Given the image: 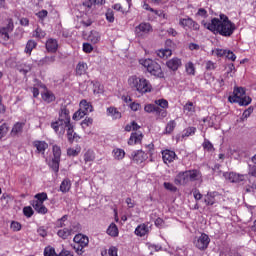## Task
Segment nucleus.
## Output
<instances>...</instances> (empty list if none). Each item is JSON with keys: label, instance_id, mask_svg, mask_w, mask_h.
Returning a JSON list of instances; mask_svg holds the SVG:
<instances>
[{"label": "nucleus", "instance_id": "nucleus-12", "mask_svg": "<svg viewBox=\"0 0 256 256\" xmlns=\"http://www.w3.org/2000/svg\"><path fill=\"white\" fill-rule=\"evenodd\" d=\"M162 159L167 165L168 163H173L175 159H177V154L171 150H164L162 151Z\"/></svg>", "mask_w": 256, "mask_h": 256}, {"label": "nucleus", "instance_id": "nucleus-60", "mask_svg": "<svg viewBox=\"0 0 256 256\" xmlns=\"http://www.w3.org/2000/svg\"><path fill=\"white\" fill-rule=\"evenodd\" d=\"M83 51L85 53H91V51H93V46L89 43H84L83 44Z\"/></svg>", "mask_w": 256, "mask_h": 256}, {"label": "nucleus", "instance_id": "nucleus-47", "mask_svg": "<svg viewBox=\"0 0 256 256\" xmlns=\"http://www.w3.org/2000/svg\"><path fill=\"white\" fill-rule=\"evenodd\" d=\"M186 73H188V75H195V65H193V62L186 64Z\"/></svg>", "mask_w": 256, "mask_h": 256}, {"label": "nucleus", "instance_id": "nucleus-25", "mask_svg": "<svg viewBox=\"0 0 256 256\" xmlns=\"http://www.w3.org/2000/svg\"><path fill=\"white\" fill-rule=\"evenodd\" d=\"M88 41L95 45L96 43H99V41H101V35L99 34V32L93 30L90 32L88 36Z\"/></svg>", "mask_w": 256, "mask_h": 256}, {"label": "nucleus", "instance_id": "nucleus-31", "mask_svg": "<svg viewBox=\"0 0 256 256\" xmlns=\"http://www.w3.org/2000/svg\"><path fill=\"white\" fill-rule=\"evenodd\" d=\"M107 233L110 235V237H117L119 235V228H117L115 223H111L107 229Z\"/></svg>", "mask_w": 256, "mask_h": 256}, {"label": "nucleus", "instance_id": "nucleus-42", "mask_svg": "<svg viewBox=\"0 0 256 256\" xmlns=\"http://www.w3.org/2000/svg\"><path fill=\"white\" fill-rule=\"evenodd\" d=\"M144 111L146 113H157V111H159V107L158 106H155L153 104H147L145 107H144Z\"/></svg>", "mask_w": 256, "mask_h": 256}, {"label": "nucleus", "instance_id": "nucleus-11", "mask_svg": "<svg viewBox=\"0 0 256 256\" xmlns=\"http://www.w3.org/2000/svg\"><path fill=\"white\" fill-rule=\"evenodd\" d=\"M180 25L182 27H188V29H193L194 31H199V24L191 18L180 19Z\"/></svg>", "mask_w": 256, "mask_h": 256}, {"label": "nucleus", "instance_id": "nucleus-7", "mask_svg": "<svg viewBox=\"0 0 256 256\" xmlns=\"http://www.w3.org/2000/svg\"><path fill=\"white\" fill-rule=\"evenodd\" d=\"M153 31V27L150 23L142 22L138 26L135 27V35L136 37H145V35H149Z\"/></svg>", "mask_w": 256, "mask_h": 256}, {"label": "nucleus", "instance_id": "nucleus-64", "mask_svg": "<svg viewBox=\"0 0 256 256\" xmlns=\"http://www.w3.org/2000/svg\"><path fill=\"white\" fill-rule=\"evenodd\" d=\"M108 255L109 256H117V248L116 247L109 248Z\"/></svg>", "mask_w": 256, "mask_h": 256}, {"label": "nucleus", "instance_id": "nucleus-39", "mask_svg": "<svg viewBox=\"0 0 256 256\" xmlns=\"http://www.w3.org/2000/svg\"><path fill=\"white\" fill-rule=\"evenodd\" d=\"M84 161L86 163H89L91 161H95V152L88 150L85 154H84Z\"/></svg>", "mask_w": 256, "mask_h": 256}, {"label": "nucleus", "instance_id": "nucleus-50", "mask_svg": "<svg viewBox=\"0 0 256 256\" xmlns=\"http://www.w3.org/2000/svg\"><path fill=\"white\" fill-rule=\"evenodd\" d=\"M47 34L41 28H37L33 34L34 37L38 39H43Z\"/></svg>", "mask_w": 256, "mask_h": 256}, {"label": "nucleus", "instance_id": "nucleus-58", "mask_svg": "<svg viewBox=\"0 0 256 256\" xmlns=\"http://www.w3.org/2000/svg\"><path fill=\"white\" fill-rule=\"evenodd\" d=\"M12 231H21V223L13 221L10 225Z\"/></svg>", "mask_w": 256, "mask_h": 256}, {"label": "nucleus", "instance_id": "nucleus-35", "mask_svg": "<svg viewBox=\"0 0 256 256\" xmlns=\"http://www.w3.org/2000/svg\"><path fill=\"white\" fill-rule=\"evenodd\" d=\"M93 5H105V0H88L84 3V7H88V9H91Z\"/></svg>", "mask_w": 256, "mask_h": 256}, {"label": "nucleus", "instance_id": "nucleus-27", "mask_svg": "<svg viewBox=\"0 0 256 256\" xmlns=\"http://www.w3.org/2000/svg\"><path fill=\"white\" fill-rule=\"evenodd\" d=\"M232 103H238L241 107H247L251 103V97L243 96L242 98H238L237 100H232Z\"/></svg>", "mask_w": 256, "mask_h": 256}, {"label": "nucleus", "instance_id": "nucleus-19", "mask_svg": "<svg viewBox=\"0 0 256 256\" xmlns=\"http://www.w3.org/2000/svg\"><path fill=\"white\" fill-rule=\"evenodd\" d=\"M216 197H219L217 192H208L204 201L207 205H215V203H217Z\"/></svg>", "mask_w": 256, "mask_h": 256}, {"label": "nucleus", "instance_id": "nucleus-15", "mask_svg": "<svg viewBox=\"0 0 256 256\" xmlns=\"http://www.w3.org/2000/svg\"><path fill=\"white\" fill-rule=\"evenodd\" d=\"M73 241L76 243V245H81L82 247H87V245H89V238L82 234H77Z\"/></svg>", "mask_w": 256, "mask_h": 256}, {"label": "nucleus", "instance_id": "nucleus-51", "mask_svg": "<svg viewBox=\"0 0 256 256\" xmlns=\"http://www.w3.org/2000/svg\"><path fill=\"white\" fill-rule=\"evenodd\" d=\"M156 105H159V107H162V109H167L169 107V102L165 99H159L155 101Z\"/></svg>", "mask_w": 256, "mask_h": 256}, {"label": "nucleus", "instance_id": "nucleus-41", "mask_svg": "<svg viewBox=\"0 0 256 256\" xmlns=\"http://www.w3.org/2000/svg\"><path fill=\"white\" fill-rule=\"evenodd\" d=\"M58 237H61V239H67L69 235H71V230L68 228H64L62 230H59L57 233Z\"/></svg>", "mask_w": 256, "mask_h": 256}, {"label": "nucleus", "instance_id": "nucleus-54", "mask_svg": "<svg viewBox=\"0 0 256 256\" xmlns=\"http://www.w3.org/2000/svg\"><path fill=\"white\" fill-rule=\"evenodd\" d=\"M57 255H59V254H57V253L55 252V248H49V247H47V248H45V250H44V256H57Z\"/></svg>", "mask_w": 256, "mask_h": 256}, {"label": "nucleus", "instance_id": "nucleus-4", "mask_svg": "<svg viewBox=\"0 0 256 256\" xmlns=\"http://www.w3.org/2000/svg\"><path fill=\"white\" fill-rule=\"evenodd\" d=\"M199 177H201V173L197 170H188L185 172H180L174 182L175 185H187V183H191V181H198Z\"/></svg>", "mask_w": 256, "mask_h": 256}, {"label": "nucleus", "instance_id": "nucleus-23", "mask_svg": "<svg viewBox=\"0 0 256 256\" xmlns=\"http://www.w3.org/2000/svg\"><path fill=\"white\" fill-rule=\"evenodd\" d=\"M87 69H89V67L87 66V63L79 62L76 66V75L80 77L81 75H85L87 73Z\"/></svg>", "mask_w": 256, "mask_h": 256}, {"label": "nucleus", "instance_id": "nucleus-21", "mask_svg": "<svg viewBox=\"0 0 256 256\" xmlns=\"http://www.w3.org/2000/svg\"><path fill=\"white\" fill-rule=\"evenodd\" d=\"M59 118L64 119L66 123H71V116H69V109H67V106H61Z\"/></svg>", "mask_w": 256, "mask_h": 256}, {"label": "nucleus", "instance_id": "nucleus-36", "mask_svg": "<svg viewBox=\"0 0 256 256\" xmlns=\"http://www.w3.org/2000/svg\"><path fill=\"white\" fill-rule=\"evenodd\" d=\"M114 158L117 159V161H121V159L125 158V150L123 149H114Z\"/></svg>", "mask_w": 256, "mask_h": 256}, {"label": "nucleus", "instance_id": "nucleus-61", "mask_svg": "<svg viewBox=\"0 0 256 256\" xmlns=\"http://www.w3.org/2000/svg\"><path fill=\"white\" fill-rule=\"evenodd\" d=\"M249 175L256 177V164L249 165Z\"/></svg>", "mask_w": 256, "mask_h": 256}, {"label": "nucleus", "instance_id": "nucleus-28", "mask_svg": "<svg viewBox=\"0 0 256 256\" xmlns=\"http://www.w3.org/2000/svg\"><path fill=\"white\" fill-rule=\"evenodd\" d=\"M107 115L113 119H121V112H119L115 107L107 108Z\"/></svg>", "mask_w": 256, "mask_h": 256}, {"label": "nucleus", "instance_id": "nucleus-3", "mask_svg": "<svg viewBox=\"0 0 256 256\" xmlns=\"http://www.w3.org/2000/svg\"><path fill=\"white\" fill-rule=\"evenodd\" d=\"M139 63L142 65V67L147 69L150 75H154V77H158L159 79H163L165 77L163 69H161V65H159V63L156 61L151 59H140Z\"/></svg>", "mask_w": 256, "mask_h": 256}, {"label": "nucleus", "instance_id": "nucleus-48", "mask_svg": "<svg viewBox=\"0 0 256 256\" xmlns=\"http://www.w3.org/2000/svg\"><path fill=\"white\" fill-rule=\"evenodd\" d=\"M196 131H197V128L188 127L186 130H184V134L182 135V137H190V135H195Z\"/></svg>", "mask_w": 256, "mask_h": 256}, {"label": "nucleus", "instance_id": "nucleus-26", "mask_svg": "<svg viewBox=\"0 0 256 256\" xmlns=\"http://www.w3.org/2000/svg\"><path fill=\"white\" fill-rule=\"evenodd\" d=\"M34 147H36L38 153L44 154L47 147H49V144H47L45 141H35Z\"/></svg>", "mask_w": 256, "mask_h": 256}, {"label": "nucleus", "instance_id": "nucleus-29", "mask_svg": "<svg viewBox=\"0 0 256 256\" xmlns=\"http://www.w3.org/2000/svg\"><path fill=\"white\" fill-rule=\"evenodd\" d=\"M71 189V181L69 179H64L60 185V191L62 193H69Z\"/></svg>", "mask_w": 256, "mask_h": 256}, {"label": "nucleus", "instance_id": "nucleus-46", "mask_svg": "<svg viewBox=\"0 0 256 256\" xmlns=\"http://www.w3.org/2000/svg\"><path fill=\"white\" fill-rule=\"evenodd\" d=\"M7 133H9V126H7V124L4 123L0 126V139H3V137H5Z\"/></svg>", "mask_w": 256, "mask_h": 256}, {"label": "nucleus", "instance_id": "nucleus-38", "mask_svg": "<svg viewBox=\"0 0 256 256\" xmlns=\"http://www.w3.org/2000/svg\"><path fill=\"white\" fill-rule=\"evenodd\" d=\"M59 163H61V159L53 158L49 164L51 169H53V171H55V173H57V171H59Z\"/></svg>", "mask_w": 256, "mask_h": 256}, {"label": "nucleus", "instance_id": "nucleus-18", "mask_svg": "<svg viewBox=\"0 0 256 256\" xmlns=\"http://www.w3.org/2000/svg\"><path fill=\"white\" fill-rule=\"evenodd\" d=\"M24 127H25V123H21V122L16 123L13 126L10 135L12 137H17V136L21 135L23 133V128Z\"/></svg>", "mask_w": 256, "mask_h": 256}, {"label": "nucleus", "instance_id": "nucleus-24", "mask_svg": "<svg viewBox=\"0 0 256 256\" xmlns=\"http://www.w3.org/2000/svg\"><path fill=\"white\" fill-rule=\"evenodd\" d=\"M148 232L149 228L145 224H141L135 229V235H138V237H145Z\"/></svg>", "mask_w": 256, "mask_h": 256}, {"label": "nucleus", "instance_id": "nucleus-34", "mask_svg": "<svg viewBox=\"0 0 256 256\" xmlns=\"http://www.w3.org/2000/svg\"><path fill=\"white\" fill-rule=\"evenodd\" d=\"M42 99L46 103H53V101H55V95L49 91H46L42 94Z\"/></svg>", "mask_w": 256, "mask_h": 256}, {"label": "nucleus", "instance_id": "nucleus-17", "mask_svg": "<svg viewBox=\"0 0 256 256\" xmlns=\"http://www.w3.org/2000/svg\"><path fill=\"white\" fill-rule=\"evenodd\" d=\"M58 47H59V44L57 43V41L55 39L50 38L47 40L46 49L49 53L57 52Z\"/></svg>", "mask_w": 256, "mask_h": 256}, {"label": "nucleus", "instance_id": "nucleus-13", "mask_svg": "<svg viewBox=\"0 0 256 256\" xmlns=\"http://www.w3.org/2000/svg\"><path fill=\"white\" fill-rule=\"evenodd\" d=\"M234 95L228 97V101L230 103H233V101H237V99H241L242 97H245V88L243 87H236L233 91Z\"/></svg>", "mask_w": 256, "mask_h": 256}, {"label": "nucleus", "instance_id": "nucleus-33", "mask_svg": "<svg viewBox=\"0 0 256 256\" xmlns=\"http://www.w3.org/2000/svg\"><path fill=\"white\" fill-rule=\"evenodd\" d=\"M184 113L187 115H193L195 113V105H193V102H188L183 107Z\"/></svg>", "mask_w": 256, "mask_h": 256}, {"label": "nucleus", "instance_id": "nucleus-57", "mask_svg": "<svg viewBox=\"0 0 256 256\" xmlns=\"http://www.w3.org/2000/svg\"><path fill=\"white\" fill-rule=\"evenodd\" d=\"M225 57H227V59L230 61H235V59H237V56H235V53H233L231 50H226Z\"/></svg>", "mask_w": 256, "mask_h": 256}, {"label": "nucleus", "instance_id": "nucleus-53", "mask_svg": "<svg viewBox=\"0 0 256 256\" xmlns=\"http://www.w3.org/2000/svg\"><path fill=\"white\" fill-rule=\"evenodd\" d=\"M23 214L25 217H33V208L31 206H26L23 208Z\"/></svg>", "mask_w": 256, "mask_h": 256}, {"label": "nucleus", "instance_id": "nucleus-8", "mask_svg": "<svg viewBox=\"0 0 256 256\" xmlns=\"http://www.w3.org/2000/svg\"><path fill=\"white\" fill-rule=\"evenodd\" d=\"M210 242L211 239H209V236L203 233L194 241V245L195 247H197V249L204 251V249H207V247H209Z\"/></svg>", "mask_w": 256, "mask_h": 256}, {"label": "nucleus", "instance_id": "nucleus-2", "mask_svg": "<svg viewBox=\"0 0 256 256\" xmlns=\"http://www.w3.org/2000/svg\"><path fill=\"white\" fill-rule=\"evenodd\" d=\"M128 84L131 89L138 91V93H141L142 95H145V93H151V89H153L149 80L135 75L128 79Z\"/></svg>", "mask_w": 256, "mask_h": 256}, {"label": "nucleus", "instance_id": "nucleus-44", "mask_svg": "<svg viewBox=\"0 0 256 256\" xmlns=\"http://www.w3.org/2000/svg\"><path fill=\"white\" fill-rule=\"evenodd\" d=\"M18 71L20 73H23V75H27V73L31 71V65L21 64L20 66H18Z\"/></svg>", "mask_w": 256, "mask_h": 256}, {"label": "nucleus", "instance_id": "nucleus-16", "mask_svg": "<svg viewBox=\"0 0 256 256\" xmlns=\"http://www.w3.org/2000/svg\"><path fill=\"white\" fill-rule=\"evenodd\" d=\"M166 65L168 69H171V71H177L181 65V59L179 58H172L166 62Z\"/></svg>", "mask_w": 256, "mask_h": 256}, {"label": "nucleus", "instance_id": "nucleus-30", "mask_svg": "<svg viewBox=\"0 0 256 256\" xmlns=\"http://www.w3.org/2000/svg\"><path fill=\"white\" fill-rule=\"evenodd\" d=\"M80 109L84 110L86 114L93 113V106L89 104L87 100H82L80 102Z\"/></svg>", "mask_w": 256, "mask_h": 256}, {"label": "nucleus", "instance_id": "nucleus-56", "mask_svg": "<svg viewBox=\"0 0 256 256\" xmlns=\"http://www.w3.org/2000/svg\"><path fill=\"white\" fill-rule=\"evenodd\" d=\"M67 155L69 157H77V155H79V150L74 149V148H68Z\"/></svg>", "mask_w": 256, "mask_h": 256}, {"label": "nucleus", "instance_id": "nucleus-9", "mask_svg": "<svg viewBox=\"0 0 256 256\" xmlns=\"http://www.w3.org/2000/svg\"><path fill=\"white\" fill-rule=\"evenodd\" d=\"M224 177L230 183H241V181H245L244 175L237 174L235 172H226L224 173Z\"/></svg>", "mask_w": 256, "mask_h": 256}, {"label": "nucleus", "instance_id": "nucleus-55", "mask_svg": "<svg viewBox=\"0 0 256 256\" xmlns=\"http://www.w3.org/2000/svg\"><path fill=\"white\" fill-rule=\"evenodd\" d=\"M203 148L206 149V151H215V148L213 147V144L209 140H205L203 143Z\"/></svg>", "mask_w": 256, "mask_h": 256}, {"label": "nucleus", "instance_id": "nucleus-62", "mask_svg": "<svg viewBox=\"0 0 256 256\" xmlns=\"http://www.w3.org/2000/svg\"><path fill=\"white\" fill-rule=\"evenodd\" d=\"M67 220V215H64L57 221V227H65V221Z\"/></svg>", "mask_w": 256, "mask_h": 256}, {"label": "nucleus", "instance_id": "nucleus-32", "mask_svg": "<svg viewBox=\"0 0 256 256\" xmlns=\"http://www.w3.org/2000/svg\"><path fill=\"white\" fill-rule=\"evenodd\" d=\"M157 55L160 59H168V57L173 55V51H171V49H161L157 51Z\"/></svg>", "mask_w": 256, "mask_h": 256}, {"label": "nucleus", "instance_id": "nucleus-59", "mask_svg": "<svg viewBox=\"0 0 256 256\" xmlns=\"http://www.w3.org/2000/svg\"><path fill=\"white\" fill-rule=\"evenodd\" d=\"M164 187L168 190V191H177V187H175L173 184L169 183V182H165L164 183Z\"/></svg>", "mask_w": 256, "mask_h": 256}, {"label": "nucleus", "instance_id": "nucleus-10", "mask_svg": "<svg viewBox=\"0 0 256 256\" xmlns=\"http://www.w3.org/2000/svg\"><path fill=\"white\" fill-rule=\"evenodd\" d=\"M71 122H67V120H64L63 118H59L57 121L51 123L52 129L57 133L59 129L61 131H65L66 127H69Z\"/></svg>", "mask_w": 256, "mask_h": 256}, {"label": "nucleus", "instance_id": "nucleus-1", "mask_svg": "<svg viewBox=\"0 0 256 256\" xmlns=\"http://www.w3.org/2000/svg\"><path fill=\"white\" fill-rule=\"evenodd\" d=\"M202 25L213 33H219L222 37H231L232 33L235 31V24H233L225 14L220 15V20L219 18H213L211 23H207L203 20Z\"/></svg>", "mask_w": 256, "mask_h": 256}, {"label": "nucleus", "instance_id": "nucleus-63", "mask_svg": "<svg viewBox=\"0 0 256 256\" xmlns=\"http://www.w3.org/2000/svg\"><path fill=\"white\" fill-rule=\"evenodd\" d=\"M196 15H198L199 17H204L205 19L208 16L207 10H205L204 8H200Z\"/></svg>", "mask_w": 256, "mask_h": 256}, {"label": "nucleus", "instance_id": "nucleus-52", "mask_svg": "<svg viewBox=\"0 0 256 256\" xmlns=\"http://www.w3.org/2000/svg\"><path fill=\"white\" fill-rule=\"evenodd\" d=\"M72 247L78 255H83V253H84L83 249H85V246H81V244L74 243V245H72Z\"/></svg>", "mask_w": 256, "mask_h": 256}, {"label": "nucleus", "instance_id": "nucleus-45", "mask_svg": "<svg viewBox=\"0 0 256 256\" xmlns=\"http://www.w3.org/2000/svg\"><path fill=\"white\" fill-rule=\"evenodd\" d=\"M54 159H61V147L54 145L52 147Z\"/></svg>", "mask_w": 256, "mask_h": 256}, {"label": "nucleus", "instance_id": "nucleus-6", "mask_svg": "<svg viewBox=\"0 0 256 256\" xmlns=\"http://www.w3.org/2000/svg\"><path fill=\"white\" fill-rule=\"evenodd\" d=\"M35 199L32 202V207L35 209L37 213H40L41 215L47 214V207L43 205V202L47 201V193L42 192L35 195Z\"/></svg>", "mask_w": 256, "mask_h": 256}, {"label": "nucleus", "instance_id": "nucleus-5", "mask_svg": "<svg viewBox=\"0 0 256 256\" xmlns=\"http://www.w3.org/2000/svg\"><path fill=\"white\" fill-rule=\"evenodd\" d=\"M138 129H141V126L137 125V122L135 121L125 126V131H135L131 133V136L128 140V145H137L143 141V132L137 131Z\"/></svg>", "mask_w": 256, "mask_h": 256}, {"label": "nucleus", "instance_id": "nucleus-20", "mask_svg": "<svg viewBox=\"0 0 256 256\" xmlns=\"http://www.w3.org/2000/svg\"><path fill=\"white\" fill-rule=\"evenodd\" d=\"M9 31H13V21H9L7 27L0 28V33L4 37V41H9Z\"/></svg>", "mask_w": 256, "mask_h": 256}, {"label": "nucleus", "instance_id": "nucleus-22", "mask_svg": "<svg viewBox=\"0 0 256 256\" xmlns=\"http://www.w3.org/2000/svg\"><path fill=\"white\" fill-rule=\"evenodd\" d=\"M68 130H67V138L69 143H73V141H79V136L77 135V133H75L73 131V126H71V124H69V126H67Z\"/></svg>", "mask_w": 256, "mask_h": 256}, {"label": "nucleus", "instance_id": "nucleus-49", "mask_svg": "<svg viewBox=\"0 0 256 256\" xmlns=\"http://www.w3.org/2000/svg\"><path fill=\"white\" fill-rule=\"evenodd\" d=\"M251 113H253V107H249L248 109H246L241 117V121H244L245 119H249V117H251Z\"/></svg>", "mask_w": 256, "mask_h": 256}, {"label": "nucleus", "instance_id": "nucleus-43", "mask_svg": "<svg viewBox=\"0 0 256 256\" xmlns=\"http://www.w3.org/2000/svg\"><path fill=\"white\" fill-rule=\"evenodd\" d=\"M85 115H87L85 111L80 108L77 112L74 113L72 119H74V121H79L80 119H83Z\"/></svg>", "mask_w": 256, "mask_h": 256}, {"label": "nucleus", "instance_id": "nucleus-14", "mask_svg": "<svg viewBox=\"0 0 256 256\" xmlns=\"http://www.w3.org/2000/svg\"><path fill=\"white\" fill-rule=\"evenodd\" d=\"M131 159H133V161H136V163H143V161L147 159V154H145V152H143L142 150H138L131 154Z\"/></svg>", "mask_w": 256, "mask_h": 256}, {"label": "nucleus", "instance_id": "nucleus-40", "mask_svg": "<svg viewBox=\"0 0 256 256\" xmlns=\"http://www.w3.org/2000/svg\"><path fill=\"white\" fill-rule=\"evenodd\" d=\"M37 47V42L34 40H29L26 44L25 52L31 54V51Z\"/></svg>", "mask_w": 256, "mask_h": 256}, {"label": "nucleus", "instance_id": "nucleus-37", "mask_svg": "<svg viewBox=\"0 0 256 256\" xmlns=\"http://www.w3.org/2000/svg\"><path fill=\"white\" fill-rule=\"evenodd\" d=\"M175 127H177V122H175V120L168 122L165 129L166 133L168 135L173 133V131L175 130Z\"/></svg>", "mask_w": 256, "mask_h": 256}]
</instances>
